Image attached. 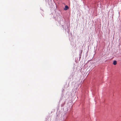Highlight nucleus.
<instances>
[{
    "label": "nucleus",
    "mask_w": 121,
    "mask_h": 121,
    "mask_svg": "<svg viewBox=\"0 0 121 121\" xmlns=\"http://www.w3.org/2000/svg\"><path fill=\"white\" fill-rule=\"evenodd\" d=\"M69 9L68 6L67 5H65V8L64 9L65 10H66Z\"/></svg>",
    "instance_id": "1"
},
{
    "label": "nucleus",
    "mask_w": 121,
    "mask_h": 121,
    "mask_svg": "<svg viewBox=\"0 0 121 121\" xmlns=\"http://www.w3.org/2000/svg\"><path fill=\"white\" fill-rule=\"evenodd\" d=\"M113 64L115 65H116L117 64V61L116 60L114 61Z\"/></svg>",
    "instance_id": "2"
}]
</instances>
